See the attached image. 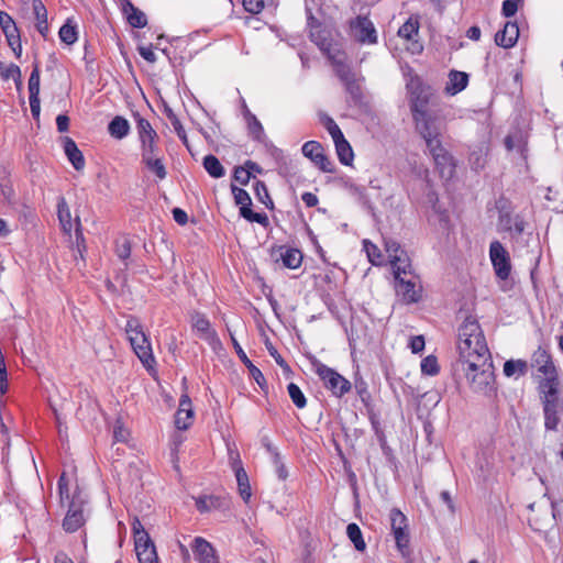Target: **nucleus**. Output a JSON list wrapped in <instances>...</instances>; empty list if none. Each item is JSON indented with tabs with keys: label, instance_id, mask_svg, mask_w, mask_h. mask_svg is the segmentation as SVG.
Here are the masks:
<instances>
[{
	"label": "nucleus",
	"instance_id": "50",
	"mask_svg": "<svg viewBox=\"0 0 563 563\" xmlns=\"http://www.w3.org/2000/svg\"><path fill=\"white\" fill-rule=\"evenodd\" d=\"M309 37L321 49H328L330 47V42L328 41L325 32L322 27L317 30L312 29V31H309Z\"/></svg>",
	"mask_w": 563,
	"mask_h": 563
},
{
	"label": "nucleus",
	"instance_id": "6",
	"mask_svg": "<svg viewBox=\"0 0 563 563\" xmlns=\"http://www.w3.org/2000/svg\"><path fill=\"white\" fill-rule=\"evenodd\" d=\"M125 332L130 344L144 366H151L154 363L152 346L148 338L143 332L140 320L136 317H130L125 324Z\"/></svg>",
	"mask_w": 563,
	"mask_h": 563
},
{
	"label": "nucleus",
	"instance_id": "30",
	"mask_svg": "<svg viewBox=\"0 0 563 563\" xmlns=\"http://www.w3.org/2000/svg\"><path fill=\"white\" fill-rule=\"evenodd\" d=\"M57 217H58V221H59L62 231L65 234L70 235V232L73 230L71 214H70V209L67 205V201L64 197L58 198Z\"/></svg>",
	"mask_w": 563,
	"mask_h": 563
},
{
	"label": "nucleus",
	"instance_id": "17",
	"mask_svg": "<svg viewBox=\"0 0 563 563\" xmlns=\"http://www.w3.org/2000/svg\"><path fill=\"white\" fill-rule=\"evenodd\" d=\"M230 338H231V342H232V345L234 347L236 355L239 356L240 361L249 369L250 376L257 383V385L261 387V389L264 390V388L267 387V383H266V379H265L263 373L247 357L246 353L244 352V350L242 349V346L240 345V343L238 342V340L231 332H230Z\"/></svg>",
	"mask_w": 563,
	"mask_h": 563
},
{
	"label": "nucleus",
	"instance_id": "4",
	"mask_svg": "<svg viewBox=\"0 0 563 563\" xmlns=\"http://www.w3.org/2000/svg\"><path fill=\"white\" fill-rule=\"evenodd\" d=\"M410 266L411 265L407 260H402L397 255L394 256L393 271L396 282V292L401 297V300L408 305L420 301L422 296V287L420 285H417L410 279L406 280L405 278L400 277V274L406 275L409 272L407 268H410Z\"/></svg>",
	"mask_w": 563,
	"mask_h": 563
},
{
	"label": "nucleus",
	"instance_id": "9",
	"mask_svg": "<svg viewBox=\"0 0 563 563\" xmlns=\"http://www.w3.org/2000/svg\"><path fill=\"white\" fill-rule=\"evenodd\" d=\"M416 130L421 137L431 135H441L442 133V120L439 113L434 110L424 112L422 114L412 117Z\"/></svg>",
	"mask_w": 563,
	"mask_h": 563
},
{
	"label": "nucleus",
	"instance_id": "23",
	"mask_svg": "<svg viewBox=\"0 0 563 563\" xmlns=\"http://www.w3.org/2000/svg\"><path fill=\"white\" fill-rule=\"evenodd\" d=\"M432 158L442 178L451 179L454 176V157L450 154V152L446 148L441 153L433 155Z\"/></svg>",
	"mask_w": 563,
	"mask_h": 563
},
{
	"label": "nucleus",
	"instance_id": "61",
	"mask_svg": "<svg viewBox=\"0 0 563 563\" xmlns=\"http://www.w3.org/2000/svg\"><path fill=\"white\" fill-rule=\"evenodd\" d=\"M33 14L36 22L47 20V10L42 0H32Z\"/></svg>",
	"mask_w": 563,
	"mask_h": 563
},
{
	"label": "nucleus",
	"instance_id": "15",
	"mask_svg": "<svg viewBox=\"0 0 563 563\" xmlns=\"http://www.w3.org/2000/svg\"><path fill=\"white\" fill-rule=\"evenodd\" d=\"M230 459L232 460V467L235 473L240 496L245 503H249L252 492L247 473L242 466L239 453H235V456H233V452L230 451Z\"/></svg>",
	"mask_w": 563,
	"mask_h": 563
},
{
	"label": "nucleus",
	"instance_id": "24",
	"mask_svg": "<svg viewBox=\"0 0 563 563\" xmlns=\"http://www.w3.org/2000/svg\"><path fill=\"white\" fill-rule=\"evenodd\" d=\"M64 152L76 170H82L85 167V157L82 152L78 148L76 142L68 136L63 139Z\"/></svg>",
	"mask_w": 563,
	"mask_h": 563
},
{
	"label": "nucleus",
	"instance_id": "34",
	"mask_svg": "<svg viewBox=\"0 0 563 563\" xmlns=\"http://www.w3.org/2000/svg\"><path fill=\"white\" fill-rule=\"evenodd\" d=\"M136 122V131L140 142L146 139L157 137V132L153 129L148 120L144 119L139 112H132Z\"/></svg>",
	"mask_w": 563,
	"mask_h": 563
},
{
	"label": "nucleus",
	"instance_id": "26",
	"mask_svg": "<svg viewBox=\"0 0 563 563\" xmlns=\"http://www.w3.org/2000/svg\"><path fill=\"white\" fill-rule=\"evenodd\" d=\"M279 258L283 262L284 267L296 269L302 263V253L295 247L279 246Z\"/></svg>",
	"mask_w": 563,
	"mask_h": 563
},
{
	"label": "nucleus",
	"instance_id": "36",
	"mask_svg": "<svg viewBox=\"0 0 563 563\" xmlns=\"http://www.w3.org/2000/svg\"><path fill=\"white\" fill-rule=\"evenodd\" d=\"M528 373V362L525 360H508L504 364V374L507 377L525 376Z\"/></svg>",
	"mask_w": 563,
	"mask_h": 563
},
{
	"label": "nucleus",
	"instance_id": "21",
	"mask_svg": "<svg viewBox=\"0 0 563 563\" xmlns=\"http://www.w3.org/2000/svg\"><path fill=\"white\" fill-rule=\"evenodd\" d=\"M122 13L128 23L134 29H143L147 24L145 13L136 8L130 0H120Z\"/></svg>",
	"mask_w": 563,
	"mask_h": 563
},
{
	"label": "nucleus",
	"instance_id": "53",
	"mask_svg": "<svg viewBox=\"0 0 563 563\" xmlns=\"http://www.w3.org/2000/svg\"><path fill=\"white\" fill-rule=\"evenodd\" d=\"M231 191L238 206L252 205V199L246 190L231 184Z\"/></svg>",
	"mask_w": 563,
	"mask_h": 563
},
{
	"label": "nucleus",
	"instance_id": "55",
	"mask_svg": "<svg viewBox=\"0 0 563 563\" xmlns=\"http://www.w3.org/2000/svg\"><path fill=\"white\" fill-rule=\"evenodd\" d=\"M266 349L269 353V355L275 360V362L287 372H290V367L288 363L285 361V358L278 353L277 349L272 344L269 340H266L265 342Z\"/></svg>",
	"mask_w": 563,
	"mask_h": 563
},
{
	"label": "nucleus",
	"instance_id": "20",
	"mask_svg": "<svg viewBox=\"0 0 563 563\" xmlns=\"http://www.w3.org/2000/svg\"><path fill=\"white\" fill-rule=\"evenodd\" d=\"M519 37V26L517 22L508 21L504 27L495 34L496 45L510 48L514 47Z\"/></svg>",
	"mask_w": 563,
	"mask_h": 563
},
{
	"label": "nucleus",
	"instance_id": "10",
	"mask_svg": "<svg viewBox=\"0 0 563 563\" xmlns=\"http://www.w3.org/2000/svg\"><path fill=\"white\" fill-rule=\"evenodd\" d=\"M431 92L422 82H413L410 87L409 107L412 117L431 111L429 109Z\"/></svg>",
	"mask_w": 563,
	"mask_h": 563
},
{
	"label": "nucleus",
	"instance_id": "2",
	"mask_svg": "<svg viewBox=\"0 0 563 563\" xmlns=\"http://www.w3.org/2000/svg\"><path fill=\"white\" fill-rule=\"evenodd\" d=\"M457 350L460 354L459 360L470 357L474 354L483 356L488 354V346L485 335L478 321L472 317H467L459 328V343Z\"/></svg>",
	"mask_w": 563,
	"mask_h": 563
},
{
	"label": "nucleus",
	"instance_id": "12",
	"mask_svg": "<svg viewBox=\"0 0 563 563\" xmlns=\"http://www.w3.org/2000/svg\"><path fill=\"white\" fill-rule=\"evenodd\" d=\"M191 327L197 332L198 336L207 341L210 345L220 344L217 332L211 328L210 321L207 317L198 311L191 314Z\"/></svg>",
	"mask_w": 563,
	"mask_h": 563
},
{
	"label": "nucleus",
	"instance_id": "1",
	"mask_svg": "<svg viewBox=\"0 0 563 563\" xmlns=\"http://www.w3.org/2000/svg\"><path fill=\"white\" fill-rule=\"evenodd\" d=\"M456 365L462 366L471 388L475 393L492 397L496 394L494 365L490 353L478 356L474 354L470 357L459 360Z\"/></svg>",
	"mask_w": 563,
	"mask_h": 563
},
{
	"label": "nucleus",
	"instance_id": "60",
	"mask_svg": "<svg viewBox=\"0 0 563 563\" xmlns=\"http://www.w3.org/2000/svg\"><path fill=\"white\" fill-rule=\"evenodd\" d=\"M364 247L366 250L369 262L374 265H378L379 258L382 257L379 249L369 241H364Z\"/></svg>",
	"mask_w": 563,
	"mask_h": 563
},
{
	"label": "nucleus",
	"instance_id": "48",
	"mask_svg": "<svg viewBox=\"0 0 563 563\" xmlns=\"http://www.w3.org/2000/svg\"><path fill=\"white\" fill-rule=\"evenodd\" d=\"M40 65L34 63L29 78V96H40Z\"/></svg>",
	"mask_w": 563,
	"mask_h": 563
},
{
	"label": "nucleus",
	"instance_id": "35",
	"mask_svg": "<svg viewBox=\"0 0 563 563\" xmlns=\"http://www.w3.org/2000/svg\"><path fill=\"white\" fill-rule=\"evenodd\" d=\"M203 168L212 178H221L225 175V169L219 158L212 154L206 155L202 161Z\"/></svg>",
	"mask_w": 563,
	"mask_h": 563
},
{
	"label": "nucleus",
	"instance_id": "7",
	"mask_svg": "<svg viewBox=\"0 0 563 563\" xmlns=\"http://www.w3.org/2000/svg\"><path fill=\"white\" fill-rule=\"evenodd\" d=\"M67 501V514L63 520V528L67 532L77 531L84 523V507L87 500L84 498L82 493L78 487L71 494L69 499H65Z\"/></svg>",
	"mask_w": 563,
	"mask_h": 563
},
{
	"label": "nucleus",
	"instance_id": "52",
	"mask_svg": "<svg viewBox=\"0 0 563 563\" xmlns=\"http://www.w3.org/2000/svg\"><path fill=\"white\" fill-rule=\"evenodd\" d=\"M441 135H431L422 137L426 142L427 148L431 156L441 153L445 150V147L442 145V141L440 140Z\"/></svg>",
	"mask_w": 563,
	"mask_h": 563
},
{
	"label": "nucleus",
	"instance_id": "18",
	"mask_svg": "<svg viewBox=\"0 0 563 563\" xmlns=\"http://www.w3.org/2000/svg\"><path fill=\"white\" fill-rule=\"evenodd\" d=\"M538 390L540 394L541 402L548 400H561L560 399V378L559 374L549 377H542L538 383Z\"/></svg>",
	"mask_w": 563,
	"mask_h": 563
},
{
	"label": "nucleus",
	"instance_id": "33",
	"mask_svg": "<svg viewBox=\"0 0 563 563\" xmlns=\"http://www.w3.org/2000/svg\"><path fill=\"white\" fill-rule=\"evenodd\" d=\"M227 499L219 496H200L196 499V507L200 512H208L211 509H219L224 507Z\"/></svg>",
	"mask_w": 563,
	"mask_h": 563
},
{
	"label": "nucleus",
	"instance_id": "39",
	"mask_svg": "<svg viewBox=\"0 0 563 563\" xmlns=\"http://www.w3.org/2000/svg\"><path fill=\"white\" fill-rule=\"evenodd\" d=\"M346 534L357 551L363 552L366 549L363 533L356 523L352 522L347 525Z\"/></svg>",
	"mask_w": 563,
	"mask_h": 563
},
{
	"label": "nucleus",
	"instance_id": "32",
	"mask_svg": "<svg viewBox=\"0 0 563 563\" xmlns=\"http://www.w3.org/2000/svg\"><path fill=\"white\" fill-rule=\"evenodd\" d=\"M335 145V151L338 154V158L341 164L345 166H350L354 158L353 148L350 145L349 141L345 136H340L339 139L333 140Z\"/></svg>",
	"mask_w": 563,
	"mask_h": 563
},
{
	"label": "nucleus",
	"instance_id": "41",
	"mask_svg": "<svg viewBox=\"0 0 563 563\" xmlns=\"http://www.w3.org/2000/svg\"><path fill=\"white\" fill-rule=\"evenodd\" d=\"M419 32V20L418 18L410 16L398 30V35L408 41L413 40Z\"/></svg>",
	"mask_w": 563,
	"mask_h": 563
},
{
	"label": "nucleus",
	"instance_id": "46",
	"mask_svg": "<svg viewBox=\"0 0 563 563\" xmlns=\"http://www.w3.org/2000/svg\"><path fill=\"white\" fill-rule=\"evenodd\" d=\"M1 77L4 80L12 78L15 82L16 89L20 90L22 88L21 69L18 65H9L5 69H3V71H1Z\"/></svg>",
	"mask_w": 563,
	"mask_h": 563
},
{
	"label": "nucleus",
	"instance_id": "31",
	"mask_svg": "<svg viewBox=\"0 0 563 563\" xmlns=\"http://www.w3.org/2000/svg\"><path fill=\"white\" fill-rule=\"evenodd\" d=\"M391 532L397 550L401 553L402 558H409L411 555V549L408 528H394Z\"/></svg>",
	"mask_w": 563,
	"mask_h": 563
},
{
	"label": "nucleus",
	"instance_id": "51",
	"mask_svg": "<svg viewBox=\"0 0 563 563\" xmlns=\"http://www.w3.org/2000/svg\"><path fill=\"white\" fill-rule=\"evenodd\" d=\"M115 254L120 260H128L131 255V242L128 238H122L115 242Z\"/></svg>",
	"mask_w": 563,
	"mask_h": 563
},
{
	"label": "nucleus",
	"instance_id": "42",
	"mask_svg": "<svg viewBox=\"0 0 563 563\" xmlns=\"http://www.w3.org/2000/svg\"><path fill=\"white\" fill-rule=\"evenodd\" d=\"M157 141H158V136L141 141L142 161L148 159L150 157H158L159 156V147H158Z\"/></svg>",
	"mask_w": 563,
	"mask_h": 563
},
{
	"label": "nucleus",
	"instance_id": "28",
	"mask_svg": "<svg viewBox=\"0 0 563 563\" xmlns=\"http://www.w3.org/2000/svg\"><path fill=\"white\" fill-rule=\"evenodd\" d=\"M108 133L115 140H123L130 133L131 126L129 121L122 115H115L108 123Z\"/></svg>",
	"mask_w": 563,
	"mask_h": 563
},
{
	"label": "nucleus",
	"instance_id": "11",
	"mask_svg": "<svg viewBox=\"0 0 563 563\" xmlns=\"http://www.w3.org/2000/svg\"><path fill=\"white\" fill-rule=\"evenodd\" d=\"M301 152L305 157L309 158L323 173L335 172L334 165L324 154L321 143L308 141L302 145Z\"/></svg>",
	"mask_w": 563,
	"mask_h": 563
},
{
	"label": "nucleus",
	"instance_id": "25",
	"mask_svg": "<svg viewBox=\"0 0 563 563\" xmlns=\"http://www.w3.org/2000/svg\"><path fill=\"white\" fill-rule=\"evenodd\" d=\"M0 29L3 32L8 44H14L21 38L20 30L18 29L14 20L5 11H0Z\"/></svg>",
	"mask_w": 563,
	"mask_h": 563
},
{
	"label": "nucleus",
	"instance_id": "57",
	"mask_svg": "<svg viewBox=\"0 0 563 563\" xmlns=\"http://www.w3.org/2000/svg\"><path fill=\"white\" fill-rule=\"evenodd\" d=\"M519 4H523V0H505L501 5V14L505 18L514 16L518 11Z\"/></svg>",
	"mask_w": 563,
	"mask_h": 563
},
{
	"label": "nucleus",
	"instance_id": "64",
	"mask_svg": "<svg viewBox=\"0 0 563 563\" xmlns=\"http://www.w3.org/2000/svg\"><path fill=\"white\" fill-rule=\"evenodd\" d=\"M243 8L252 14H257L264 8V0H243Z\"/></svg>",
	"mask_w": 563,
	"mask_h": 563
},
{
	"label": "nucleus",
	"instance_id": "47",
	"mask_svg": "<svg viewBox=\"0 0 563 563\" xmlns=\"http://www.w3.org/2000/svg\"><path fill=\"white\" fill-rule=\"evenodd\" d=\"M421 372L424 375L434 376L440 372L438 358L434 355H428L421 361Z\"/></svg>",
	"mask_w": 563,
	"mask_h": 563
},
{
	"label": "nucleus",
	"instance_id": "49",
	"mask_svg": "<svg viewBox=\"0 0 563 563\" xmlns=\"http://www.w3.org/2000/svg\"><path fill=\"white\" fill-rule=\"evenodd\" d=\"M389 521H390V529L408 528V519L398 508H393L390 510Z\"/></svg>",
	"mask_w": 563,
	"mask_h": 563
},
{
	"label": "nucleus",
	"instance_id": "54",
	"mask_svg": "<svg viewBox=\"0 0 563 563\" xmlns=\"http://www.w3.org/2000/svg\"><path fill=\"white\" fill-rule=\"evenodd\" d=\"M264 144L269 155L280 166V168L283 167V165H286V157L280 148L276 147L273 143L267 142V140L264 142ZM279 174H282V169L279 170Z\"/></svg>",
	"mask_w": 563,
	"mask_h": 563
},
{
	"label": "nucleus",
	"instance_id": "19",
	"mask_svg": "<svg viewBox=\"0 0 563 563\" xmlns=\"http://www.w3.org/2000/svg\"><path fill=\"white\" fill-rule=\"evenodd\" d=\"M543 407L544 428L547 430L556 431L560 423V412L563 411L561 400H548L541 402Z\"/></svg>",
	"mask_w": 563,
	"mask_h": 563
},
{
	"label": "nucleus",
	"instance_id": "44",
	"mask_svg": "<svg viewBox=\"0 0 563 563\" xmlns=\"http://www.w3.org/2000/svg\"><path fill=\"white\" fill-rule=\"evenodd\" d=\"M288 395L298 409H302L307 405V398L300 387L295 383H289L287 386Z\"/></svg>",
	"mask_w": 563,
	"mask_h": 563
},
{
	"label": "nucleus",
	"instance_id": "14",
	"mask_svg": "<svg viewBox=\"0 0 563 563\" xmlns=\"http://www.w3.org/2000/svg\"><path fill=\"white\" fill-rule=\"evenodd\" d=\"M191 550L198 563H220L216 549L202 537H196L192 540Z\"/></svg>",
	"mask_w": 563,
	"mask_h": 563
},
{
	"label": "nucleus",
	"instance_id": "59",
	"mask_svg": "<svg viewBox=\"0 0 563 563\" xmlns=\"http://www.w3.org/2000/svg\"><path fill=\"white\" fill-rule=\"evenodd\" d=\"M139 563H158V558L156 553V548L153 549H143L141 552L136 553Z\"/></svg>",
	"mask_w": 563,
	"mask_h": 563
},
{
	"label": "nucleus",
	"instance_id": "29",
	"mask_svg": "<svg viewBox=\"0 0 563 563\" xmlns=\"http://www.w3.org/2000/svg\"><path fill=\"white\" fill-rule=\"evenodd\" d=\"M468 84V75L464 71L451 70L449 74V84L445 90L450 95H456L464 90Z\"/></svg>",
	"mask_w": 563,
	"mask_h": 563
},
{
	"label": "nucleus",
	"instance_id": "40",
	"mask_svg": "<svg viewBox=\"0 0 563 563\" xmlns=\"http://www.w3.org/2000/svg\"><path fill=\"white\" fill-rule=\"evenodd\" d=\"M255 197L260 202L266 206L268 209L274 208V202L269 196L268 188L263 180H255L253 184Z\"/></svg>",
	"mask_w": 563,
	"mask_h": 563
},
{
	"label": "nucleus",
	"instance_id": "16",
	"mask_svg": "<svg viewBox=\"0 0 563 563\" xmlns=\"http://www.w3.org/2000/svg\"><path fill=\"white\" fill-rule=\"evenodd\" d=\"M351 26L355 30V36L358 42L368 44L377 43L376 30L373 22L367 16L358 15L355 21L351 23Z\"/></svg>",
	"mask_w": 563,
	"mask_h": 563
},
{
	"label": "nucleus",
	"instance_id": "3",
	"mask_svg": "<svg viewBox=\"0 0 563 563\" xmlns=\"http://www.w3.org/2000/svg\"><path fill=\"white\" fill-rule=\"evenodd\" d=\"M335 74L340 81L344 85L345 91L349 95L347 103L361 110L364 113L371 112V103L367 100L361 80L346 65L338 66Z\"/></svg>",
	"mask_w": 563,
	"mask_h": 563
},
{
	"label": "nucleus",
	"instance_id": "37",
	"mask_svg": "<svg viewBox=\"0 0 563 563\" xmlns=\"http://www.w3.org/2000/svg\"><path fill=\"white\" fill-rule=\"evenodd\" d=\"M58 35L60 41L67 45H71L78 40L77 27L71 19H67L60 26Z\"/></svg>",
	"mask_w": 563,
	"mask_h": 563
},
{
	"label": "nucleus",
	"instance_id": "43",
	"mask_svg": "<svg viewBox=\"0 0 563 563\" xmlns=\"http://www.w3.org/2000/svg\"><path fill=\"white\" fill-rule=\"evenodd\" d=\"M319 121L324 126V129L329 132L332 140L339 139L340 136H343V132L339 128V125L335 123V121L327 113H320L319 114Z\"/></svg>",
	"mask_w": 563,
	"mask_h": 563
},
{
	"label": "nucleus",
	"instance_id": "22",
	"mask_svg": "<svg viewBox=\"0 0 563 563\" xmlns=\"http://www.w3.org/2000/svg\"><path fill=\"white\" fill-rule=\"evenodd\" d=\"M194 418L191 399L188 395H183L179 400V407L176 412L175 424L179 430H186L190 427Z\"/></svg>",
	"mask_w": 563,
	"mask_h": 563
},
{
	"label": "nucleus",
	"instance_id": "58",
	"mask_svg": "<svg viewBox=\"0 0 563 563\" xmlns=\"http://www.w3.org/2000/svg\"><path fill=\"white\" fill-rule=\"evenodd\" d=\"M135 552L139 553L143 549H153L155 548L154 542L151 540L148 533H143V536H139L134 538Z\"/></svg>",
	"mask_w": 563,
	"mask_h": 563
},
{
	"label": "nucleus",
	"instance_id": "38",
	"mask_svg": "<svg viewBox=\"0 0 563 563\" xmlns=\"http://www.w3.org/2000/svg\"><path fill=\"white\" fill-rule=\"evenodd\" d=\"M252 205H243L240 207V216L250 222H256L264 227L269 224V220L266 213L254 212Z\"/></svg>",
	"mask_w": 563,
	"mask_h": 563
},
{
	"label": "nucleus",
	"instance_id": "27",
	"mask_svg": "<svg viewBox=\"0 0 563 563\" xmlns=\"http://www.w3.org/2000/svg\"><path fill=\"white\" fill-rule=\"evenodd\" d=\"M244 118L247 122V130L251 137L260 143H264L267 139L264 129L258 119L244 104Z\"/></svg>",
	"mask_w": 563,
	"mask_h": 563
},
{
	"label": "nucleus",
	"instance_id": "63",
	"mask_svg": "<svg viewBox=\"0 0 563 563\" xmlns=\"http://www.w3.org/2000/svg\"><path fill=\"white\" fill-rule=\"evenodd\" d=\"M75 222H76L75 243H76L78 252L80 254H82V251L86 250V245H85V238H84V233H82V229H81V224H80L79 218H76Z\"/></svg>",
	"mask_w": 563,
	"mask_h": 563
},
{
	"label": "nucleus",
	"instance_id": "56",
	"mask_svg": "<svg viewBox=\"0 0 563 563\" xmlns=\"http://www.w3.org/2000/svg\"><path fill=\"white\" fill-rule=\"evenodd\" d=\"M251 173L243 166H235L233 169V179L242 186H246L251 180Z\"/></svg>",
	"mask_w": 563,
	"mask_h": 563
},
{
	"label": "nucleus",
	"instance_id": "8",
	"mask_svg": "<svg viewBox=\"0 0 563 563\" xmlns=\"http://www.w3.org/2000/svg\"><path fill=\"white\" fill-rule=\"evenodd\" d=\"M489 257L496 276L501 280L508 279L511 273L510 256L499 241L490 243Z\"/></svg>",
	"mask_w": 563,
	"mask_h": 563
},
{
	"label": "nucleus",
	"instance_id": "13",
	"mask_svg": "<svg viewBox=\"0 0 563 563\" xmlns=\"http://www.w3.org/2000/svg\"><path fill=\"white\" fill-rule=\"evenodd\" d=\"M531 366L543 375V377L558 375V368L553 362L551 353L541 346L536 350L531 356Z\"/></svg>",
	"mask_w": 563,
	"mask_h": 563
},
{
	"label": "nucleus",
	"instance_id": "45",
	"mask_svg": "<svg viewBox=\"0 0 563 563\" xmlns=\"http://www.w3.org/2000/svg\"><path fill=\"white\" fill-rule=\"evenodd\" d=\"M145 166L156 175L158 179H165L167 176V172L165 165L163 164L162 158L158 157H150L148 159L142 161Z\"/></svg>",
	"mask_w": 563,
	"mask_h": 563
},
{
	"label": "nucleus",
	"instance_id": "5",
	"mask_svg": "<svg viewBox=\"0 0 563 563\" xmlns=\"http://www.w3.org/2000/svg\"><path fill=\"white\" fill-rule=\"evenodd\" d=\"M308 358L316 374L322 380L323 386L330 390L334 397L341 398L352 389L351 382L335 369L321 363L314 355H310Z\"/></svg>",
	"mask_w": 563,
	"mask_h": 563
},
{
	"label": "nucleus",
	"instance_id": "62",
	"mask_svg": "<svg viewBox=\"0 0 563 563\" xmlns=\"http://www.w3.org/2000/svg\"><path fill=\"white\" fill-rule=\"evenodd\" d=\"M58 485V493L60 497V503L64 505L65 499H69L71 495L69 494V487H68V479L66 478V474L63 473L57 482Z\"/></svg>",
	"mask_w": 563,
	"mask_h": 563
}]
</instances>
